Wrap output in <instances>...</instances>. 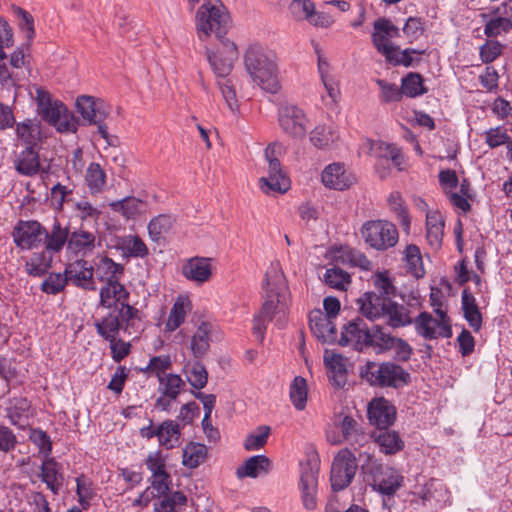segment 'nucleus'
Here are the masks:
<instances>
[{"mask_svg":"<svg viewBox=\"0 0 512 512\" xmlns=\"http://www.w3.org/2000/svg\"><path fill=\"white\" fill-rule=\"evenodd\" d=\"M197 36L206 41L213 33L219 44L215 50L206 47L205 54L213 72L219 75L231 73L234 63L238 60L239 51L234 41L226 37L231 28V18L227 9L222 5L204 2L195 16Z\"/></svg>","mask_w":512,"mask_h":512,"instance_id":"1","label":"nucleus"},{"mask_svg":"<svg viewBox=\"0 0 512 512\" xmlns=\"http://www.w3.org/2000/svg\"><path fill=\"white\" fill-rule=\"evenodd\" d=\"M264 285L268 292L267 299L261 310L254 315L252 332L262 342L264 340L267 323L277 317L275 325L282 329L286 325L285 311L280 306L279 296L285 288L284 275L276 267H271L265 274Z\"/></svg>","mask_w":512,"mask_h":512,"instance_id":"2","label":"nucleus"},{"mask_svg":"<svg viewBox=\"0 0 512 512\" xmlns=\"http://www.w3.org/2000/svg\"><path fill=\"white\" fill-rule=\"evenodd\" d=\"M97 334L109 343L111 358L120 363L132 349L131 342L139 339L142 332L141 319L118 321L110 319L107 323H94Z\"/></svg>","mask_w":512,"mask_h":512,"instance_id":"3","label":"nucleus"},{"mask_svg":"<svg viewBox=\"0 0 512 512\" xmlns=\"http://www.w3.org/2000/svg\"><path fill=\"white\" fill-rule=\"evenodd\" d=\"M244 64L253 82L262 90L271 94L280 90L277 65L262 46L250 45L244 55Z\"/></svg>","mask_w":512,"mask_h":512,"instance_id":"4","label":"nucleus"},{"mask_svg":"<svg viewBox=\"0 0 512 512\" xmlns=\"http://www.w3.org/2000/svg\"><path fill=\"white\" fill-rule=\"evenodd\" d=\"M130 292L120 280L105 284L100 289L99 307L108 310L107 314L95 322L107 323L111 318L118 321L141 319L140 310L129 304Z\"/></svg>","mask_w":512,"mask_h":512,"instance_id":"5","label":"nucleus"},{"mask_svg":"<svg viewBox=\"0 0 512 512\" xmlns=\"http://www.w3.org/2000/svg\"><path fill=\"white\" fill-rule=\"evenodd\" d=\"M359 373L369 385L378 388L401 389L411 382L410 373L392 361H367Z\"/></svg>","mask_w":512,"mask_h":512,"instance_id":"6","label":"nucleus"},{"mask_svg":"<svg viewBox=\"0 0 512 512\" xmlns=\"http://www.w3.org/2000/svg\"><path fill=\"white\" fill-rule=\"evenodd\" d=\"M37 112L43 120L56 127L61 133L76 132L78 120L59 100H53L51 94L43 87L35 88Z\"/></svg>","mask_w":512,"mask_h":512,"instance_id":"7","label":"nucleus"},{"mask_svg":"<svg viewBox=\"0 0 512 512\" xmlns=\"http://www.w3.org/2000/svg\"><path fill=\"white\" fill-rule=\"evenodd\" d=\"M5 49L0 48V85L7 90L18 89L27 78L29 62L22 47H17L11 54Z\"/></svg>","mask_w":512,"mask_h":512,"instance_id":"8","label":"nucleus"},{"mask_svg":"<svg viewBox=\"0 0 512 512\" xmlns=\"http://www.w3.org/2000/svg\"><path fill=\"white\" fill-rule=\"evenodd\" d=\"M362 470L373 490L382 495L393 496L403 486L404 477L395 468L384 465L375 458L368 457Z\"/></svg>","mask_w":512,"mask_h":512,"instance_id":"9","label":"nucleus"},{"mask_svg":"<svg viewBox=\"0 0 512 512\" xmlns=\"http://www.w3.org/2000/svg\"><path fill=\"white\" fill-rule=\"evenodd\" d=\"M76 108L87 124L97 126L98 134L108 145H115L117 137L108 133V127L105 124V119L110 114V107L102 99L87 95L79 96L76 99Z\"/></svg>","mask_w":512,"mask_h":512,"instance_id":"10","label":"nucleus"},{"mask_svg":"<svg viewBox=\"0 0 512 512\" xmlns=\"http://www.w3.org/2000/svg\"><path fill=\"white\" fill-rule=\"evenodd\" d=\"M281 145L269 144L265 149V158L268 162V176L259 179V187L266 195L284 194L291 186L287 174L283 171L278 159Z\"/></svg>","mask_w":512,"mask_h":512,"instance_id":"11","label":"nucleus"},{"mask_svg":"<svg viewBox=\"0 0 512 512\" xmlns=\"http://www.w3.org/2000/svg\"><path fill=\"white\" fill-rule=\"evenodd\" d=\"M361 234L365 242L376 250L384 251L395 246L399 239L398 230L390 221L370 220L361 228Z\"/></svg>","mask_w":512,"mask_h":512,"instance_id":"12","label":"nucleus"},{"mask_svg":"<svg viewBox=\"0 0 512 512\" xmlns=\"http://www.w3.org/2000/svg\"><path fill=\"white\" fill-rule=\"evenodd\" d=\"M358 464L356 457L348 449L340 451L331 465L330 482L334 492L347 488L355 477Z\"/></svg>","mask_w":512,"mask_h":512,"instance_id":"13","label":"nucleus"},{"mask_svg":"<svg viewBox=\"0 0 512 512\" xmlns=\"http://www.w3.org/2000/svg\"><path fill=\"white\" fill-rule=\"evenodd\" d=\"M434 312L439 319H434L428 312H421L415 320L417 332L425 339H436L438 337L450 338L452 336V328L450 320L441 306L434 308Z\"/></svg>","mask_w":512,"mask_h":512,"instance_id":"14","label":"nucleus"},{"mask_svg":"<svg viewBox=\"0 0 512 512\" xmlns=\"http://www.w3.org/2000/svg\"><path fill=\"white\" fill-rule=\"evenodd\" d=\"M300 482L301 499L303 506L307 510H314L317 507V489L319 461L316 457L309 458L305 463L300 464Z\"/></svg>","mask_w":512,"mask_h":512,"instance_id":"15","label":"nucleus"},{"mask_svg":"<svg viewBox=\"0 0 512 512\" xmlns=\"http://www.w3.org/2000/svg\"><path fill=\"white\" fill-rule=\"evenodd\" d=\"M400 36V29L390 19L379 17L373 23L371 40L376 50L382 54L388 62L393 61V53L397 51L390 39Z\"/></svg>","mask_w":512,"mask_h":512,"instance_id":"16","label":"nucleus"},{"mask_svg":"<svg viewBox=\"0 0 512 512\" xmlns=\"http://www.w3.org/2000/svg\"><path fill=\"white\" fill-rule=\"evenodd\" d=\"M278 122L285 134L295 139H303L307 131V118L304 111L292 104L281 106Z\"/></svg>","mask_w":512,"mask_h":512,"instance_id":"17","label":"nucleus"},{"mask_svg":"<svg viewBox=\"0 0 512 512\" xmlns=\"http://www.w3.org/2000/svg\"><path fill=\"white\" fill-rule=\"evenodd\" d=\"M45 227L36 220H19L12 231L15 245L22 250L36 248L43 243Z\"/></svg>","mask_w":512,"mask_h":512,"instance_id":"18","label":"nucleus"},{"mask_svg":"<svg viewBox=\"0 0 512 512\" xmlns=\"http://www.w3.org/2000/svg\"><path fill=\"white\" fill-rule=\"evenodd\" d=\"M390 161L399 171L404 169L405 159L401 150L394 144L378 143L376 171L382 179L390 173Z\"/></svg>","mask_w":512,"mask_h":512,"instance_id":"19","label":"nucleus"},{"mask_svg":"<svg viewBox=\"0 0 512 512\" xmlns=\"http://www.w3.org/2000/svg\"><path fill=\"white\" fill-rule=\"evenodd\" d=\"M367 413L370 423L378 430L389 428L396 420V408L383 397L373 399Z\"/></svg>","mask_w":512,"mask_h":512,"instance_id":"20","label":"nucleus"},{"mask_svg":"<svg viewBox=\"0 0 512 512\" xmlns=\"http://www.w3.org/2000/svg\"><path fill=\"white\" fill-rule=\"evenodd\" d=\"M370 330L371 328L367 327L364 320L358 317L343 326L338 343L341 346L353 344L357 349L362 350L370 339Z\"/></svg>","mask_w":512,"mask_h":512,"instance_id":"21","label":"nucleus"},{"mask_svg":"<svg viewBox=\"0 0 512 512\" xmlns=\"http://www.w3.org/2000/svg\"><path fill=\"white\" fill-rule=\"evenodd\" d=\"M321 181L327 188L342 191L348 189L356 181V178L345 169L343 164L332 163L322 171Z\"/></svg>","mask_w":512,"mask_h":512,"instance_id":"22","label":"nucleus"},{"mask_svg":"<svg viewBox=\"0 0 512 512\" xmlns=\"http://www.w3.org/2000/svg\"><path fill=\"white\" fill-rule=\"evenodd\" d=\"M100 245L101 242L97 240L95 233L80 228L70 233L67 251L75 256H81L83 259L92 255L96 247Z\"/></svg>","mask_w":512,"mask_h":512,"instance_id":"23","label":"nucleus"},{"mask_svg":"<svg viewBox=\"0 0 512 512\" xmlns=\"http://www.w3.org/2000/svg\"><path fill=\"white\" fill-rule=\"evenodd\" d=\"M67 282L85 290H95L93 267L84 259H77L65 269Z\"/></svg>","mask_w":512,"mask_h":512,"instance_id":"24","label":"nucleus"},{"mask_svg":"<svg viewBox=\"0 0 512 512\" xmlns=\"http://www.w3.org/2000/svg\"><path fill=\"white\" fill-rule=\"evenodd\" d=\"M391 298L378 295L377 292L364 293L358 300L360 313L370 320L383 318Z\"/></svg>","mask_w":512,"mask_h":512,"instance_id":"25","label":"nucleus"},{"mask_svg":"<svg viewBox=\"0 0 512 512\" xmlns=\"http://www.w3.org/2000/svg\"><path fill=\"white\" fill-rule=\"evenodd\" d=\"M70 233L68 226L63 227L58 220H55L51 229L48 231L45 228V233L43 234L45 251L51 256L60 253L65 245H69Z\"/></svg>","mask_w":512,"mask_h":512,"instance_id":"26","label":"nucleus"},{"mask_svg":"<svg viewBox=\"0 0 512 512\" xmlns=\"http://www.w3.org/2000/svg\"><path fill=\"white\" fill-rule=\"evenodd\" d=\"M211 258L192 257L182 266V274L188 280L202 284L212 276Z\"/></svg>","mask_w":512,"mask_h":512,"instance_id":"27","label":"nucleus"},{"mask_svg":"<svg viewBox=\"0 0 512 512\" xmlns=\"http://www.w3.org/2000/svg\"><path fill=\"white\" fill-rule=\"evenodd\" d=\"M14 169L19 175L32 177L41 169L39 152L33 146H26L13 160Z\"/></svg>","mask_w":512,"mask_h":512,"instance_id":"28","label":"nucleus"},{"mask_svg":"<svg viewBox=\"0 0 512 512\" xmlns=\"http://www.w3.org/2000/svg\"><path fill=\"white\" fill-rule=\"evenodd\" d=\"M41 480L50 491L57 495L63 485L64 475L62 464L53 457H46L41 464Z\"/></svg>","mask_w":512,"mask_h":512,"instance_id":"29","label":"nucleus"},{"mask_svg":"<svg viewBox=\"0 0 512 512\" xmlns=\"http://www.w3.org/2000/svg\"><path fill=\"white\" fill-rule=\"evenodd\" d=\"M310 329L313 334L326 343H334L337 339V329L333 318L324 317L320 311L309 318Z\"/></svg>","mask_w":512,"mask_h":512,"instance_id":"30","label":"nucleus"},{"mask_svg":"<svg viewBox=\"0 0 512 512\" xmlns=\"http://www.w3.org/2000/svg\"><path fill=\"white\" fill-rule=\"evenodd\" d=\"M343 440L352 446L362 447L368 439L365 432L362 431L361 425L351 416H343L338 422Z\"/></svg>","mask_w":512,"mask_h":512,"instance_id":"31","label":"nucleus"},{"mask_svg":"<svg viewBox=\"0 0 512 512\" xmlns=\"http://www.w3.org/2000/svg\"><path fill=\"white\" fill-rule=\"evenodd\" d=\"M181 428L174 420H165L159 424L158 442L167 450L181 445Z\"/></svg>","mask_w":512,"mask_h":512,"instance_id":"32","label":"nucleus"},{"mask_svg":"<svg viewBox=\"0 0 512 512\" xmlns=\"http://www.w3.org/2000/svg\"><path fill=\"white\" fill-rule=\"evenodd\" d=\"M500 12V8H496L492 11V18H489L490 15L488 13H482L481 18L485 21L484 34L488 38H495L502 33H507L511 28V19L507 17H502Z\"/></svg>","mask_w":512,"mask_h":512,"instance_id":"33","label":"nucleus"},{"mask_svg":"<svg viewBox=\"0 0 512 512\" xmlns=\"http://www.w3.org/2000/svg\"><path fill=\"white\" fill-rule=\"evenodd\" d=\"M270 460L264 455H255L248 458L236 469V475L242 479L245 477L256 478L261 473H267L270 469Z\"/></svg>","mask_w":512,"mask_h":512,"instance_id":"34","label":"nucleus"},{"mask_svg":"<svg viewBox=\"0 0 512 512\" xmlns=\"http://www.w3.org/2000/svg\"><path fill=\"white\" fill-rule=\"evenodd\" d=\"M461 303L465 320L474 331H478L482 326V315L476 304L475 297L468 288L462 291Z\"/></svg>","mask_w":512,"mask_h":512,"instance_id":"35","label":"nucleus"},{"mask_svg":"<svg viewBox=\"0 0 512 512\" xmlns=\"http://www.w3.org/2000/svg\"><path fill=\"white\" fill-rule=\"evenodd\" d=\"M95 273L101 282L107 284L120 280L124 274V266L104 256L96 263Z\"/></svg>","mask_w":512,"mask_h":512,"instance_id":"36","label":"nucleus"},{"mask_svg":"<svg viewBox=\"0 0 512 512\" xmlns=\"http://www.w3.org/2000/svg\"><path fill=\"white\" fill-rule=\"evenodd\" d=\"M387 205L390 212H392L399 220V223L403 230L406 233H409L411 226V217L408 213V208L405 204V200L402 194L399 191L391 192L387 198Z\"/></svg>","mask_w":512,"mask_h":512,"instance_id":"37","label":"nucleus"},{"mask_svg":"<svg viewBox=\"0 0 512 512\" xmlns=\"http://www.w3.org/2000/svg\"><path fill=\"white\" fill-rule=\"evenodd\" d=\"M155 512H176L177 507H184L187 504V496L181 491L168 492L163 495H154Z\"/></svg>","mask_w":512,"mask_h":512,"instance_id":"38","label":"nucleus"},{"mask_svg":"<svg viewBox=\"0 0 512 512\" xmlns=\"http://www.w3.org/2000/svg\"><path fill=\"white\" fill-rule=\"evenodd\" d=\"M375 442L380 446L381 452L387 455L396 454L404 448V441L399 434L388 428L378 430L375 435Z\"/></svg>","mask_w":512,"mask_h":512,"instance_id":"39","label":"nucleus"},{"mask_svg":"<svg viewBox=\"0 0 512 512\" xmlns=\"http://www.w3.org/2000/svg\"><path fill=\"white\" fill-rule=\"evenodd\" d=\"M211 325L202 322L191 339L190 349L196 359L203 358L210 348Z\"/></svg>","mask_w":512,"mask_h":512,"instance_id":"40","label":"nucleus"},{"mask_svg":"<svg viewBox=\"0 0 512 512\" xmlns=\"http://www.w3.org/2000/svg\"><path fill=\"white\" fill-rule=\"evenodd\" d=\"M116 212H121L127 219H135L136 217L146 213L148 205L135 197H127L116 203L111 204Z\"/></svg>","mask_w":512,"mask_h":512,"instance_id":"41","label":"nucleus"},{"mask_svg":"<svg viewBox=\"0 0 512 512\" xmlns=\"http://www.w3.org/2000/svg\"><path fill=\"white\" fill-rule=\"evenodd\" d=\"M175 220L167 214H160L153 217L148 223V234L153 242L160 243L168 234L174 224Z\"/></svg>","mask_w":512,"mask_h":512,"instance_id":"42","label":"nucleus"},{"mask_svg":"<svg viewBox=\"0 0 512 512\" xmlns=\"http://www.w3.org/2000/svg\"><path fill=\"white\" fill-rule=\"evenodd\" d=\"M52 257L46 251L33 253L25 263V271L33 277L44 276L51 267Z\"/></svg>","mask_w":512,"mask_h":512,"instance_id":"43","label":"nucleus"},{"mask_svg":"<svg viewBox=\"0 0 512 512\" xmlns=\"http://www.w3.org/2000/svg\"><path fill=\"white\" fill-rule=\"evenodd\" d=\"M383 318L387 319L388 325L392 328L404 327L412 323L408 308L392 299Z\"/></svg>","mask_w":512,"mask_h":512,"instance_id":"44","label":"nucleus"},{"mask_svg":"<svg viewBox=\"0 0 512 512\" xmlns=\"http://www.w3.org/2000/svg\"><path fill=\"white\" fill-rule=\"evenodd\" d=\"M30 407L26 398H15L12 406L7 409V417L11 424L20 428L28 425Z\"/></svg>","mask_w":512,"mask_h":512,"instance_id":"45","label":"nucleus"},{"mask_svg":"<svg viewBox=\"0 0 512 512\" xmlns=\"http://www.w3.org/2000/svg\"><path fill=\"white\" fill-rule=\"evenodd\" d=\"M401 92L409 98H416L428 92L423 77L417 72H409L401 80Z\"/></svg>","mask_w":512,"mask_h":512,"instance_id":"46","label":"nucleus"},{"mask_svg":"<svg viewBox=\"0 0 512 512\" xmlns=\"http://www.w3.org/2000/svg\"><path fill=\"white\" fill-rule=\"evenodd\" d=\"M338 139L332 126L318 125L310 132V142L318 149L330 147Z\"/></svg>","mask_w":512,"mask_h":512,"instance_id":"47","label":"nucleus"},{"mask_svg":"<svg viewBox=\"0 0 512 512\" xmlns=\"http://www.w3.org/2000/svg\"><path fill=\"white\" fill-rule=\"evenodd\" d=\"M85 181L91 194H98L103 191L106 185V173L99 163L92 162L89 164Z\"/></svg>","mask_w":512,"mask_h":512,"instance_id":"48","label":"nucleus"},{"mask_svg":"<svg viewBox=\"0 0 512 512\" xmlns=\"http://www.w3.org/2000/svg\"><path fill=\"white\" fill-rule=\"evenodd\" d=\"M207 456L206 446L199 443H189L183 450V465L194 469L202 464Z\"/></svg>","mask_w":512,"mask_h":512,"instance_id":"49","label":"nucleus"},{"mask_svg":"<svg viewBox=\"0 0 512 512\" xmlns=\"http://www.w3.org/2000/svg\"><path fill=\"white\" fill-rule=\"evenodd\" d=\"M404 253L407 271L416 278L423 277L425 270L423 268V261L419 247L410 244L406 247Z\"/></svg>","mask_w":512,"mask_h":512,"instance_id":"50","label":"nucleus"},{"mask_svg":"<svg viewBox=\"0 0 512 512\" xmlns=\"http://www.w3.org/2000/svg\"><path fill=\"white\" fill-rule=\"evenodd\" d=\"M11 10L18 20L19 28L25 34L29 47L35 37L34 17L27 10L16 5H12Z\"/></svg>","mask_w":512,"mask_h":512,"instance_id":"51","label":"nucleus"},{"mask_svg":"<svg viewBox=\"0 0 512 512\" xmlns=\"http://www.w3.org/2000/svg\"><path fill=\"white\" fill-rule=\"evenodd\" d=\"M217 78V85L221 91L223 99L225 100L228 108L232 112H236L238 110V100L236 98V92L232 80L228 78L230 73L225 75H219L216 72H213Z\"/></svg>","mask_w":512,"mask_h":512,"instance_id":"52","label":"nucleus"},{"mask_svg":"<svg viewBox=\"0 0 512 512\" xmlns=\"http://www.w3.org/2000/svg\"><path fill=\"white\" fill-rule=\"evenodd\" d=\"M39 126L31 119L17 123L16 135L18 139L23 141L27 146L35 147L39 140Z\"/></svg>","mask_w":512,"mask_h":512,"instance_id":"53","label":"nucleus"},{"mask_svg":"<svg viewBox=\"0 0 512 512\" xmlns=\"http://www.w3.org/2000/svg\"><path fill=\"white\" fill-rule=\"evenodd\" d=\"M159 390L165 396L176 399L185 387V382L177 374H167L159 379Z\"/></svg>","mask_w":512,"mask_h":512,"instance_id":"54","label":"nucleus"},{"mask_svg":"<svg viewBox=\"0 0 512 512\" xmlns=\"http://www.w3.org/2000/svg\"><path fill=\"white\" fill-rule=\"evenodd\" d=\"M324 281L331 288L346 291L351 283V276L341 268L333 267L326 270Z\"/></svg>","mask_w":512,"mask_h":512,"instance_id":"55","label":"nucleus"},{"mask_svg":"<svg viewBox=\"0 0 512 512\" xmlns=\"http://www.w3.org/2000/svg\"><path fill=\"white\" fill-rule=\"evenodd\" d=\"M122 249L134 258H145L149 254L147 245L138 235H127L122 238Z\"/></svg>","mask_w":512,"mask_h":512,"instance_id":"56","label":"nucleus"},{"mask_svg":"<svg viewBox=\"0 0 512 512\" xmlns=\"http://www.w3.org/2000/svg\"><path fill=\"white\" fill-rule=\"evenodd\" d=\"M370 339L367 340L366 347H373L377 353L391 350L394 337L382 331L380 326H373L370 330Z\"/></svg>","mask_w":512,"mask_h":512,"instance_id":"57","label":"nucleus"},{"mask_svg":"<svg viewBox=\"0 0 512 512\" xmlns=\"http://www.w3.org/2000/svg\"><path fill=\"white\" fill-rule=\"evenodd\" d=\"M290 399L297 410H303L307 402V383L306 380L297 376L290 386Z\"/></svg>","mask_w":512,"mask_h":512,"instance_id":"58","label":"nucleus"},{"mask_svg":"<svg viewBox=\"0 0 512 512\" xmlns=\"http://www.w3.org/2000/svg\"><path fill=\"white\" fill-rule=\"evenodd\" d=\"M376 84L380 88L379 99L383 104L391 102H399L403 98L401 87L399 88L395 83H388L386 80L377 79Z\"/></svg>","mask_w":512,"mask_h":512,"instance_id":"59","label":"nucleus"},{"mask_svg":"<svg viewBox=\"0 0 512 512\" xmlns=\"http://www.w3.org/2000/svg\"><path fill=\"white\" fill-rule=\"evenodd\" d=\"M76 494L81 508L87 510L94 497V492L92 482L83 474L76 478Z\"/></svg>","mask_w":512,"mask_h":512,"instance_id":"60","label":"nucleus"},{"mask_svg":"<svg viewBox=\"0 0 512 512\" xmlns=\"http://www.w3.org/2000/svg\"><path fill=\"white\" fill-rule=\"evenodd\" d=\"M73 194V189L69 188L66 185L61 183H56L50 189V202L53 209L57 211H62L64 209V204L69 202L71 199V195Z\"/></svg>","mask_w":512,"mask_h":512,"instance_id":"61","label":"nucleus"},{"mask_svg":"<svg viewBox=\"0 0 512 512\" xmlns=\"http://www.w3.org/2000/svg\"><path fill=\"white\" fill-rule=\"evenodd\" d=\"M186 310L182 299H177L173 304L165 324L166 331L173 332L184 322Z\"/></svg>","mask_w":512,"mask_h":512,"instance_id":"62","label":"nucleus"},{"mask_svg":"<svg viewBox=\"0 0 512 512\" xmlns=\"http://www.w3.org/2000/svg\"><path fill=\"white\" fill-rule=\"evenodd\" d=\"M340 251L343 262L350 263L352 266H357L364 270L370 269L371 261L364 253L349 247L342 248Z\"/></svg>","mask_w":512,"mask_h":512,"instance_id":"63","label":"nucleus"},{"mask_svg":"<svg viewBox=\"0 0 512 512\" xmlns=\"http://www.w3.org/2000/svg\"><path fill=\"white\" fill-rule=\"evenodd\" d=\"M68 284L65 272L51 273L41 284V290L47 294L56 295Z\"/></svg>","mask_w":512,"mask_h":512,"instance_id":"64","label":"nucleus"}]
</instances>
